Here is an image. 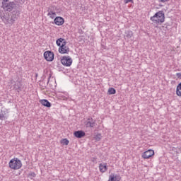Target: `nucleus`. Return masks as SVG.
Returning <instances> with one entry per match:
<instances>
[{
	"label": "nucleus",
	"mask_w": 181,
	"mask_h": 181,
	"mask_svg": "<svg viewBox=\"0 0 181 181\" xmlns=\"http://www.w3.org/2000/svg\"><path fill=\"white\" fill-rule=\"evenodd\" d=\"M150 21H152L153 23L156 25H162L165 22V13L163 11H159L150 18Z\"/></svg>",
	"instance_id": "nucleus-1"
},
{
	"label": "nucleus",
	"mask_w": 181,
	"mask_h": 181,
	"mask_svg": "<svg viewBox=\"0 0 181 181\" xmlns=\"http://www.w3.org/2000/svg\"><path fill=\"white\" fill-rule=\"evenodd\" d=\"M1 8L6 12H12V11H15L18 8H21V6L15 4L13 1H10L8 3H4V4H1Z\"/></svg>",
	"instance_id": "nucleus-2"
},
{
	"label": "nucleus",
	"mask_w": 181,
	"mask_h": 181,
	"mask_svg": "<svg viewBox=\"0 0 181 181\" xmlns=\"http://www.w3.org/2000/svg\"><path fill=\"white\" fill-rule=\"evenodd\" d=\"M8 166L10 169L18 170V169H21V168H22V161H21L18 158H12L9 161Z\"/></svg>",
	"instance_id": "nucleus-3"
},
{
	"label": "nucleus",
	"mask_w": 181,
	"mask_h": 181,
	"mask_svg": "<svg viewBox=\"0 0 181 181\" xmlns=\"http://www.w3.org/2000/svg\"><path fill=\"white\" fill-rule=\"evenodd\" d=\"M61 63L66 67H70L73 63V59L70 56H63L61 57Z\"/></svg>",
	"instance_id": "nucleus-4"
},
{
	"label": "nucleus",
	"mask_w": 181,
	"mask_h": 181,
	"mask_svg": "<svg viewBox=\"0 0 181 181\" xmlns=\"http://www.w3.org/2000/svg\"><path fill=\"white\" fill-rule=\"evenodd\" d=\"M19 15H21V8H18L17 9L13 11L11 16L10 23H15L19 17Z\"/></svg>",
	"instance_id": "nucleus-5"
},
{
	"label": "nucleus",
	"mask_w": 181,
	"mask_h": 181,
	"mask_svg": "<svg viewBox=\"0 0 181 181\" xmlns=\"http://www.w3.org/2000/svg\"><path fill=\"white\" fill-rule=\"evenodd\" d=\"M67 45V42H64V44H62V46L59 47L58 52L61 54H69V52H70V48H69L68 46H66Z\"/></svg>",
	"instance_id": "nucleus-6"
},
{
	"label": "nucleus",
	"mask_w": 181,
	"mask_h": 181,
	"mask_svg": "<svg viewBox=\"0 0 181 181\" xmlns=\"http://www.w3.org/2000/svg\"><path fill=\"white\" fill-rule=\"evenodd\" d=\"M44 58L47 62H53L54 60V53L52 51H46L44 52Z\"/></svg>",
	"instance_id": "nucleus-7"
},
{
	"label": "nucleus",
	"mask_w": 181,
	"mask_h": 181,
	"mask_svg": "<svg viewBox=\"0 0 181 181\" xmlns=\"http://www.w3.org/2000/svg\"><path fill=\"white\" fill-rule=\"evenodd\" d=\"M86 128H94L95 127V120L93 117H89L85 122Z\"/></svg>",
	"instance_id": "nucleus-8"
},
{
	"label": "nucleus",
	"mask_w": 181,
	"mask_h": 181,
	"mask_svg": "<svg viewBox=\"0 0 181 181\" xmlns=\"http://www.w3.org/2000/svg\"><path fill=\"white\" fill-rule=\"evenodd\" d=\"M1 19L3 21V22L6 24H10L13 25V23H10L11 22V16H9V13H6L4 15H0Z\"/></svg>",
	"instance_id": "nucleus-9"
},
{
	"label": "nucleus",
	"mask_w": 181,
	"mask_h": 181,
	"mask_svg": "<svg viewBox=\"0 0 181 181\" xmlns=\"http://www.w3.org/2000/svg\"><path fill=\"white\" fill-rule=\"evenodd\" d=\"M155 155V151L153 150L150 149L143 153L142 158L144 159H149V158H152Z\"/></svg>",
	"instance_id": "nucleus-10"
},
{
	"label": "nucleus",
	"mask_w": 181,
	"mask_h": 181,
	"mask_svg": "<svg viewBox=\"0 0 181 181\" xmlns=\"http://www.w3.org/2000/svg\"><path fill=\"white\" fill-rule=\"evenodd\" d=\"M13 88L17 91V93H21L22 91V82L17 81L13 85Z\"/></svg>",
	"instance_id": "nucleus-11"
},
{
	"label": "nucleus",
	"mask_w": 181,
	"mask_h": 181,
	"mask_svg": "<svg viewBox=\"0 0 181 181\" xmlns=\"http://www.w3.org/2000/svg\"><path fill=\"white\" fill-rule=\"evenodd\" d=\"M54 23L57 26H62V25H63V23H64V18H63L62 17H59V16L56 17L54 20Z\"/></svg>",
	"instance_id": "nucleus-12"
},
{
	"label": "nucleus",
	"mask_w": 181,
	"mask_h": 181,
	"mask_svg": "<svg viewBox=\"0 0 181 181\" xmlns=\"http://www.w3.org/2000/svg\"><path fill=\"white\" fill-rule=\"evenodd\" d=\"M108 181H121V176H119V175L112 173L109 175Z\"/></svg>",
	"instance_id": "nucleus-13"
},
{
	"label": "nucleus",
	"mask_w": 181,
	"mask_h": 181,
	"mask_svg": "<svg viewBox=\"0 0 181 181\" xmlns=\"http://www.w3.org/2000/svg\"><path fill=\"white\" fill-rule=\"evenodd\" d=\"M47 16L51 19H54L56 18V11H53V7H49L47 10Z\"/></svg>",
	"instance_id": "nucleus-14"
},
{
	"label": "nucleus",
	"mask_w": 181,
	"mask_h": 181,
	"mask_svg": "<svg viewBox=\"0 0 181 181\" xmlns=\"http://www.w3.org/2000/svg\"><path fill=\"white\" fill-rule=\"evenodd\" d=\"M74 135L76 138H83V136H86V132L83 130H78L74 132Z\"/></svg>",
	"instance_id": "nucleus-15"
},
{
	"label": "nucleus",
	"mask_w": 181,
	"mask_h": 181,
	"mask_svg": "<svg viewBox=\"0 0 181 181\" xmlns=\"http://www.w3.org/2000/svg\"><path fill=\"white\" fill-rule=\"evenodd\" d=\"M99 170L101 173H105L106 170H108V168L107 167V163H100L99 164Z\"/></svg>",
	"instance_id": "nucleus-16"
},
{
	"label": "nucleus",
	"mask_w": 181,
	"mask_h": 181,
	"mask_svg": "<svg viewBox=\"0 0 181 181\" xmlns=\"http://www.w3.org/2000/svg\"><path fill=\"white\" fill-rule=\"evenodd\" d=\"M40 103L42 104V105H44V107H47V108H50L52 107V103H50V102L46 99L41 100Z\"/></svg>",
	"instance_id": "nucleus-17"
},
{
	"label": "nucleus",
	"mask_w": 181,
	"mask_h": 181,
	"mask_svg": "<svg viewBox=\"0 0 181 181\" xmlns=\"http://www.w3.org/2000/svg\"><path fill=\"white\" fill-rule=\"evenodd\" d=\"M8 119V115H6V112H3L2 110L0 112V120L1 121H6Z\"/></svg>",
	"instance_id": "nucleus-18"
},
{
	"label": "nucleus",
	"mask_w": 181,
	"mask_h": 181,
	"mask_svg": "<svg viewBox=\"0 0 181 181\" xmlns=\"http://www.w3.org/2000/svg\"><path fill=\"white\" fill-rule=\"evenodd\" d=\"M64 42H67L66 41V40L64 38H58L56 41V44L57 45L60 47L62 46V45H64Z\"/></svg>",
	"instance_id": "nucleus-19"
},
{
	"label": "nucleus",
	"mask_w": 181,
	"mask_h": 181,
	"mask_svg": "<svg viewBox=\"0 0 181 181\" xmlns=\"http://www.w3.org/2000/svg\"><path fill=\"white\" fill-rule=\"evenodd\" d=\"M54 84H56V82L54 81H50V77L48 78V80H47V84H45L44 85V87H46V86H49V87L51 88H53V87H54Z\"/></svg>",
	"instance_id": "nucleus-20"
},
{
	"label": "nucleus",
	"mask_w": 181,
	"mask_h": 181,
	"mask_svg": "<svg viewBox=\"0 0 181 181\" xmlns=\"http://www.w3.org/2000/svg\"><path fill=\"white\" fill-rule=\"evenodd\" d=\"M176 94L178 97H181V82L177 86Z\"/></svg>",
	"instance_id": "nucleus-21"
},
{
	"label": "nucleus",
	"mask_w": 181,
	"mask_h": 181,
	"mask_svg": "<svg viewBox=\"0 0 181 181\" xmlns=\"http://www.w3.org/2000/svg\"><path fill=\"white\" fill-rule=\"evenodd\" d=\"M101 138H103V136H101V134H97L94 136V139L96 141H101Z\"/></svg>",
	"instance_id": "nucleus-22"
},
{
	"label": "nucleus",
	"mask_w": 181,
	"mask_h": 181,
	"mask_svg": "<svg viewBox=\"0 0 181 181\" xmlns=\"http://www.w3.org/2000/svg\"><path fill=\"white\" fill-rule=\"evenodd\" d=\"M133 35L134 34L132 33V31L128 30L126 32V37H127L128 39H131Z\"/></svg>",
	"instance_id": "nucleus-23"
},
{
	"label": "nucleus",
	"mask_w": 181,
	"mask_h": 181,
	"mask_svg": "<svg viewBox=\"0 0 181 181\" xmlns=\"http://www.w3.org/2000/svg\"><path fill=\"white\" fill-rule=\"evenodd\" d=\"M116 93H117V90L114 88H110L108 90V94L110 95L115 94Z\"/></svg>",
	"instance_id": "nucleus-24"
},
{
	"label": "nucleus",
	"mask_w": 181,
	"mask_h": 181,
	"mask_svg": "<svg viewBox=\"0 0 181 181\" xmlns=\"http://www.w3.org/2000/svg\"><path fill=\"white\" fill-rule=\"evenodd\" d=\"M69 140L67 139H62V144H64V145H69Z\"/></svg>",
	"instance_id": "nucleus-25"
},
{
	"label": "nucleus",
	"mask_w": 181,
	"mask_h": 181,
	"mask_svg": "<svg viewBox=\"0 0 181 181\" xmlns=\"http://www.w3.org/2000/svg\"><path fill=\"white\" fill-rule=\"evenodd\" d=\"M129 2H131V4H134V0H124V4H129Z\"/></svg>",
	"instance_id": "nucleus-26"
},
{
	"label": "nucleus",
	"mask_w": 181,
	"mask_h": 181,
	"mask_svg": "<svg viewBox=\"0 0 181 181\" xmlns=\"http://www.w3.org/2000/svg\"><path fill=\"white\" fill-rule=\"evenodd\" d=\"M29 176H31L32 177H36V173H35V172H31L29 173Z\"/></svg>",
	"instance_id": "nucleus-27"
},
{
	"label": "nucleus",
	"mask_w": 181,
	"mask_h": 181,
	"mask_svg": "<svg viewBox=\"0 0 181 181\" xmlns=\"http://www.w3.org/2000/svg\"><path fill=\"white\" fill-rule=\"evenodd\" d=\"M16 2L21 4V5L25 4V0H16Z\"/></svg>",
	"instance_id": "nucleus-28"
},
{
	"label": "nucleus",
	"mask_w": 181,
	"mask_h": 181,
	"mask_svg": "<svg viewBox=\"0 0 181 181\" xmlns=\"http://www.w3.org/2000/svg\"><path fill=\"white\" fill-rule=\"evenodd\" d=\"M176 76L177 77V78H179L180 80H181V72H180V73H177V74H176Z\"/></svg>",
	"instance_id": "nucleus-29"
},
{
	"label": "nucleus",
	"mask_w": 181,
	"mask_h": 181,
	"mask_svg": "<svg viewBox=\"0 0 181 181\" xmlns=\"http://www.w3.org/2000/svg\"><path fill=\"white\" fill-rule=\"evenodd\" d=\"M1 5H4V4H6L7 2H9V0H1Z\"/></svg>",
	"instance_id": "nucleus-30"
},
{
	"label": "nucleus",
	"mask_w": 181,
	"mask_h": 181,
	"mask_svg": "<svg viewBox=\"0 0 181 181\" xmlns=\"http://www.w3.org/2000/svg\"><path fill=\"white\" fill-rule=\"evenodd\" d=\"M92 162H94V163H97V158H93L92 159Z\"/></svg>",
	"instance_id": "nucleus-31"
}]
</instances>
